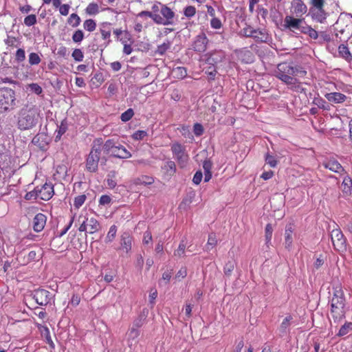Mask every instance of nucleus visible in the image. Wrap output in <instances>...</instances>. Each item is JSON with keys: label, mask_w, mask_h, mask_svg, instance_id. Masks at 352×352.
<instances>
[{"label": "nucleus", "mask_w": 352, "mask_h": 352, "mask_svg": "<svg viewBox=\"0 0 352 352\" xmlns=\"http://www.w3.org/2000/svg\"><path fill=\"white\" fill-rule=\"evenodd\" d=\"M302 23H304V19L287 15L285 17L283 27L285 29H288L292 32L296 30L299 31Z\"/></svg>", "instance_id": "obj_13"}, {"label": "nucleus", "mask_w": 352, "mask_h": 352, "mask_svg": "<svg viewBox=\"0 0 352 352\" xmlns=\"http://www.w3.org/2000/svg\"><path fill=\"white\" fill-rule=\"evenodd\" d=\"M87 197L85 195H80L74 198V206L76 208H80L85 203Z\"/></svg>", "instance_id": "obj_46"}, {"label": "nucleus", "mask_w": 352, "mask_h": 352, "mask_svg": "<svg viewBox=\"0 0 352 352\" xmlns=\"http://www.w3.org/2000/svg\"><path fill=\"white\" fill-rule=\"evenodd\" d=\"M272 232L273 228L272 225L270 223L267 224L265 229V236L267 244L270 243L272 236Z\"/></svg>", "instance_id": "obj_51"}, {"label": "nucleus", "mask_w": 352, "mask_h": 352, "mask_svg": "<svg viewBox=\"0 0 352 352\" xmlns=\"http://www.w3.org/2000/svg\"><path fill=\"white\" fill-rule=\"evenodd\" d=\"M38 197L44 201L50 200L54 194V186L52 183H45L42 186H36Z\"/></svg>", "instance_id": "obj_12"}, {"label": "nucleus", "mask_w": 352, "mask_h": 352, "mask_svg": "<svg viewBox=\"0 0 352 352\" xmlns=\"http://www.w3.org/2000/svg\"><path fill=\"white\" fill-rule=\"evenodd\" d=\"M253 38L256 42L265 43L267 41L269 36L266 30L264 29H255Z\"/></svg>", "instance_id": "obj_25"}, {"label": "nucleus", "mask_w": 352, "mask_h": 352, "mask_svg": "<svg viewBox=\"0 0 352 352\" xmlns=\"http://www.w3.org/2000/svg\"><path fill=\"white\" fill-rule=\"evenodd\" d=\"M68 125L66 120L61 121L60 125L58 126V129L56 130L55 141L58 142L62 135L67 131Z\"/></svg>", "instance_id": "obj_28"}, {"label": "nucleus", "mask_w": 352, "mask_h": 352, "mask_svg": "<svg viewBox=\"0 0 352 352\" xmlns=\"http://www.w3.org/2000/svg\"><path fill=\"white\" fill-rule=\"evenodd\" d=\"M193 132L196 136H200L204 133V127L199 123H195L193 126Z\"/></svg>", "instance_id": "obj_60"}, {"label": "nucleus", "mask_w": 352, "mask_h": 352, "mask_svg": "<svg viewBox=\"0 0 352 352\" xmlns=\"http://www.w3.org/2000/svg\"><path fill=\"white\" fill-rule=\"evenodd\" d=\"M217 244V239L214 233H210L208 235V242L206 245V250H210Z\"/></svg>", "instance_id": "obj_40"}, {"label": "nucleus", "mask_w": 352, "mask_h": 352, "mask_svg": "<svg viewBox=\"0 0 352 352\" xmlns=\"http://www.w3.org/2000/svg\"><path fill=\"white\" fill-rule=\"evenodd\" d=\"M47 221L46 216L43 213H38L33 219V229L35 232H41L43 230Z\"/></svg>", "instance_id": "obj_17"}, {"label": "nucleus", "mask_w": 352, "mask_h": 352, "mask_svg": "<svg viewBox=\"0 0 352 352\" xmlns=\"http://www.w3.org/2000/svg\"><path fill=\"white\" fill-rule=\"evenodd\" d=\"M192 309V305L191 304L186 303L185 305V307H184L185 317L184 318V319L185 320H188L191 317Z\"/></svg>", "instance_id": "obj_64"}, {"label": "nucleus", "mask_w": 352, "mask_h": 352, "mask_svg": "<svg viewBox=\"0 0 352 352\" xmlns=\"http://www.w3.org/2000/svg\"><path fill=\"white\" fill-rule=\"evenodd\" d=\"M33 298L41 306L52 305L54 304L55 294L45 289L38 288L32 294Z\"/></svg>", "instance_id": "obj_6"}, {"label": "nucleus", "mask_w": 352, "mask_h": 352, "mask_svg": "<svg viewBox=\"0 0 352 352\" xmlns=\"http://www.w3.org/2000/svg\"><path fill=\"white\" fill-rule=\"evenodd\" d=\"M98 12V6L95 3H89L86 8V12L89 15L96 14Z\"/></svg>", "instance_id": "obj_48"}, {"label": "nucleus", "mask_w": 352, "mask_h": 352, "mask_svg": "<svg viewBox=\"0 0 352 352\" xmlns=\"http://www.w3.org/2000/svg\"><path fill=\"white\" fill-rule=\"evenodd\" d=\"M293 318L292 316H286L283 322H281L280 327L278 329L279 336L280 337H283L286 336L289 332V326L292 324V321Z\"/></svg>", "instance_id": "obj_22"}, {"label": "nucleus", "mask_w": 352, "mask_h": 352, "mask_svg": "<svg viewBox=\"0 0 352 352\" xmlns=\"http://www.w3.org/2000/svg\"><path fill=\"white\" fill-rule=\"evenodd\" d=\"M254 30H255V29H254L251 26H248L246 28H244L242 30V32H243V35L245 36L250 37V38H253V36H254Z\"/></svg>", "instance_id": "obj_62"}, {"label": "nucleus", "mask_w": 352, "mask_h": 352, "mask_svg": "<svg viewBox=\"0 0 352 352\" xmlns=\"http://www.w3.org/2000/svg\"><path fill=\"white\" fill-rule=\"evenodd\" d=\"M134 116V111L133 109L129 108L120 116V119L122 122H126L129 121Z\"/></svg>", "instance_id": "obj_45"}, {"label": "nucleus", "mask_w": 352, "mask_h": 352, "mask_svg": "<svg viewBox=\"0 0 352 352\" xmlns=\"http://www.w3.org/2000/svg\"><path fill=\"white\" fill-rule=\"evenodd\" d=\"M118 144V143L113 139H108L104 144H102V149H103L104 152L107 154H111Z\"/></svg>", "instance_id": "obj_31"}, {"label": "nucleus", "mask_w": 352, "mask_h": 352, "mask_svg": "<svg viewBox=\"0 0 352 352\" xmlns=\"http://www.w3.org/2000/svg\"><path fill=\"white\" fill-rule=\"evenodd\" d=\"M111 155L120 159H128L131 157V153L122 145L118 144L112 151Z\"/></svg>", "instance_id": "obj_18"}, {"label": "nucleus", "mask_w": 352, "mask_h": 352, "mask_svg": "<svg viewBox=\"0 0 352 352\" xmlns=\"http://www.w3.org/2000/svg\"><path fill=\"white\" fill-rule=\"evenodd\" d=\"M80 18L77 14L73 13L68 19V23L72 27L76 28L80 25Z\"/></svg>", "instance_id": "obj_44"}, {"label": "nucleus", "mask_w": 352, "mask_h": 352, "mask_svg": "<svg viewBox=\"0 0 352 352\" xmlns=\"http://www.w3.org/2000/svg\"><path fill=\"white\" fill-rule=\"evenodd\" d=\"M83 38H84V33L80 30H76L72 35V40L75 43L81 42L82 41Z\"/></svg>", "instance_id": "obj_57"}, {"label": "nucleus", "mask_w": 352, "mask_h": 352, "mask_svg": "<svg viewBox=\"0 0 352 352\" xmlns=\"http://www.w3.org/2000/svg\"><path fill=\"white\" fill-rule=\"evenodd\" d=\"M196 13V8L194 6H188L185 8L184 14L186 17H192Z\"/></svg>", "instance_id": "obj_59"}, {"label": "nucleus", "mask_w": 352, "mask_h": 352, "mask_svg": "<svg viewBox=\"0 0 352 352\" xmlns=\"http://www.w3.org/2000/svg\"><path fill=\"white\" fill-rule=\"evenodd\" d=\"M154 183V178L147 175H142L135 179L136 185L148 186Z\"/></svg>", "instance_id": "obj_34"}, {"label": "nucleus", "mask_w": 352, "mask_h": 352, "mask_svg": "<svg viewBox=\"0 0 352 352\" xmlns=\"http://www.w3.org/2000/svg\"><path fill=\"white\" fill-rule=\"evenodd\" d=\"M186 243L184 239H182L177 250H175L173 256L178 257V258H182L184 257L185 252H186Z\"/></svg>", "instance_id": "obj_35"}, {"label": "nucleus", "mask_w": 352, "mask_h": 352, "mask_svg": "<svg viewBox=\"0 0 352 352\" xmlns=\"http://www.w3.org/2000/svg\"><path fill=\"white\" fill-rule=\"evenodd\" d=\"M306 74L307 72L302 67L287 62L278 64L274 70V76L296 91L302 89L297 77H303Z\"/></svg>", "instance_id": "obj_1"}, {"label": "nucleus", "mask_w": 352, "mask_h": 352, "mask_svg": "<svg viewBox=\"0 0 352 352\" xmlns=\"http://www.w3.org/2000/svg\"><path fill=\"white\" fill-rule=\"evenodd\" d=\"M309 13L314 20H316L320 23H323L327 18V13L324 10L323 8L309 9Z\"/></svg>", "instance_id": "obj_24"}, {"label": "nucleus", "mask_w": 352, "mask_h": 352, "mask_svg": "<svg viewBox=\"0 0 352 352\" xmlns=\"http://www.w3.org/2000/svg\"><path fill=\"white\" fill-rule=\"evenodd\" d=\"M352 330V322H345L344 324H343L338 333H337L338 336L342 337L344 336L349 333L350 331Z\"/></svg>", "instance_id": "obj_41"}, {"label": "nucleus", "mask_w": 352, "mask_h": 352, "mask_svg": "<svg viewBox=\"0 0 352 352\" xmlns=\"http://www.w3.org/2000/svg\"><path fill=\"white\" fill-rule=\"evenodd\" d=\"M307 11V6L302 0H293L292 2V12L297 17L302 16Z\"/></svg>", "instance_id": "obj_16"}, {"label": "nucleus", "mask_w": 352, "mask_h": 352, "mask_svg": "<svg viewBox=\"0 0 352 352\" xmlns=\"http://www.w3.org/2000/svg\"><path fill=\"white\" fill-rule=\"evenodd\" d=\"M265 161L266 164H269L272 168L276 167L278 164L276 157L270 154L269 152H267L265 155Z\"/></svg>", "instance_id": "obj_42"}, {"label": "nucleus", "mask_w": 352, "mask_h": 352, "mask_svg": "<svg viewBox=\"0 0 352 352\" xmlns=\"http://www.w3.org/2000/svg\"><path fill=\"white\" fill-rule=\"evenodd\" d=\"M208 39L205 34L197 35L192 45V49L197 52H204L207 49Z\"/></svg>", "instance_id": "obj_14"}, {"label": "nucleus", "mask_w": 352, "mask_h": 352, "mask_svg": "<svg viewBox=\"0 0 352 352\" xmlns=\"http://www.w3.org/2000/svg\"><path fill=\"white\" fill-rule=\"evenodd\" d=\"M217 67H214L212 65H209V67L206 69L205 74H207V76L210 80L214 79V77L217 73Z\"/></svg>", "instance_id": "obj_50"}, {"label": "nucleus", "mask_w": 352, "mask_h": 352, "mask_svg": "<svg viewBox=\"0 0 352 352\" xmlns=\"http://www.w3.org/2000/svg\"><path fill=\"white\" fill-rule=\"evenodd\" d=\"M338 53L346 60L351 61L352 60V54L346 45L341 44L338 46Z\"/></svg>", "instance_id": "obj_32"}, {"label": "nucleus", "mask_w": 352, "mask_h": 352, "mask_svg": "<svg viewBox=\"0 0 352 352\" xmlns=\"http://www.w3.org/2000/svg\"><path fill=\"white\" fill-rule=\"evenodd\" d=\"M25 59V52L23 49L19 48L15 53V61L17 63H21Z\"/></svg>", "instance_id": "obj_52"}, {"label": "nucleus", "mask_w": 352, "mask_h": 352, "mask_svg": "<svg viewBox=\"0 0 352 352\" xmlns=\"http://www.w3.org/2000/svg\"><path fill=\"white\" fill-rule=\"evenodd\" d=\"M311 7L310 9H318L323 8L324 4V0H310Z\"/></svg>", "instance_id": "obj_61"}, {"label": "nucleus", "mask_w": 352, "mask_h": 352, "mask_svg": "<svg viewBox=\"0 0 352 352\" xmlns=\"http://www.w3.org/2000/svg\"><path fill=\"white\" fill-rule=\"evenodd\" d=\"M322 166L325 168H327L334 173H342V172H344V169L342 165L336 160L334 159L324 162L322 163Z\"/></svg>", "instance_id": "obj_19"}, {"label": "nucleus", "mask_w": 352, "mask_h": 352, "mask_svg": "<svg viewBox=\"0 0 352 352\" xmlns=\"http://www.w3.org/2000/svg\"><path fill=\"white\" fill-rule=\"evenodd\" d=\"M40 118V111L35 105H26L17 113V128L21 131L35 127Z\"/></svg>", "instance_id": "obj_2"}, {"label": "nucleus", "mask_w": 352, "mask_h": 352, "mask_svg": "<svg viewBox=\"0 0 352 352\" xmlns=\"http://www.w3.org/2000/svg\"><path fill=\"white\" fill-rule=\"evenodd\" d=\"M175 12L166 5L162 6L161 13L156 15L155 23L159 25H168L175 23Z\"/></svg>", "instance_id": "obj_7"}, {"label": "nucleus", "mask_w": 352, "mask_h": 352, "mask_svg": "<svg viewBox=\"0 0 352 352\" xmlns=\"http://www.w3.org/2000/svg\"><path fill=\"white\" fill-rule=\"evenodd\" d=\"M117 230H118V228L116 225H112L110 227L109 232L107 234V236L105 238V240H104L106 243H111L115 239V238L116 236Z\"/></svg>", "instance_id": "obj_36"}, {"label": "nucleus", "mask_w": 352, "mask_h": 352, "mask_svg": "<svg viewBox=\"0 0 352 352\" xmlns=\"http://www.w3.org/2000/svg\"><path fill=\"white\" fill-rule=\"evenodd\" d=\"M15 92L8 87L0 89V113L12 109L15 106Z\"/></svg>", "instance_id": "obj_5"}, {"label": "nucleus", "mask_w": 352, "mask_h": 352, "mask_svg": "<svg viewBox=\"0 0 352 352\" xmlns=\"http://www.w3.org/2000/svg\"><path fill=\"white\" fill-rule=\"evenodd\" d=\"M162 169L168 175H173L176 172V165L173 161L168 160L162 166Z\"/></svg>", "instance_id": "obj_29"}, {"label": "nucleus", "mask_w": 352, "mask_h": 352, "mask_svg": "<svg viewBox=\"0 0 352 352\" xmlns=\"http://www.w3.org/2000/svg\"><path fill=\"white\" fill-rule=\"evenodd\" d=\"M333 295L330 299L331 314L334 321H340L345 318V298L340 284H334L332 287Z\"/></svg>", "instance_id": "obj_3"}, {"label": "nucleus", "mask_w": 352, "mask_h": 352, "mask_svg": "<svg viewBox=\"0 0 352 352\" xmlns=\"http://www.w3.org/2000/svg\"><path fill=\"white\" fill-rule=\"evenodd\" d=\"M36 23V16L35 14H30L24 19V24L30 27Z\"/></svg>", "instance_id": "obj_53"}, {"label": "nucleus", "mask_w": 352, "mask_h": 352, "mask_svg": "<svg viewBox=\"0 0 352 352\" xmlns=\"http://www.w3.org/2000/svg\"><path fill=\"white\" fill-rule=\"evenodd\" d=\"M343 187V192L345 193H350L352 188V179L349 176H345L342 183Z\"/></svg>", "instance_id": "obj_39"}, {"label": "nucleus", "mask_w": 352, "mask_h": 352, "mask_svg": "<svg viewBox=\"0 0 352 352\" xmlns=\"http://www.w3.org/2000/svg\"><path fill=\"white\" fill-rule=\"evenodd\" d=\"M173 72L177 75L178 78H183L187 76L186 69L184 67H177L174 70Z\"/></svg>", "instance_id": "obj_55"}, {"label": "nucleus", "mask_w": 352, "mask_h": 352, "mask_svg": "<svg viewBox=\"0 0 352 352\" xmlns=\"http://www.w3.org/2000/svg\"><path fill=\"white\" fill-rule=\"evenodd\" d=\"M133 242V236L129 232H123L119 237V247L117 251H120L124 253L126 256H130L132 245Z\"/></svg>", "instance_id": "obj_9"}, {"label": "nucleus", "mask_w": 352, "mask_h": 352, "mask_svg": "<svg viewBox=\"0 0 352 352\" xmlns=\"http://www.w3.org/2000/svg\"><path fill=\"white\" fill-rule=\"evenodd\" d=\"M331 238L336 250L342 251L346 249V239L340 230H332Z\"/></svg>", "instance_id": "obj_11"}, {"label": "nucleus", "mask_w": 352, "mask_h": 352, "mask_svg": "<svg viewBox=\"0 0 352 352\" xmlns=\"http://www.w3.org/2000/svg\"><path fill=\"white\" fill-rule=\"evenodd\" d=\"M85 223L87 225L88 231L89 234H94L97 232L100 228V224L99 221L94 217H86Z\"/></svg>", "instance_id": "obj_21"}, {"label": "nucleus", "mask_w": 352, "mask_h": 352, "mask_svg": "<svg viewBox=\"0 0 352 352\" xmlns=\"http://www.w3.org/2000/svg\"><path fill=\"white\" fill-rule=\"evenodd\" d=\"M83 26L86 30L93 32L96 28V24L93 19H87L85 21Z\"/></svg>", "instance_id": "obj_49"}, {"label": "nucleus", "mask_w": 352, "mask_h": 352, "mask_svg": "<svg viewBox=\"0 0 352 352\" xmlns=\"http://www.w3.org/2000/svg\"><path fill=\"white\" fill-rule=\"evenodd\" d=\"M116 176L117 172L116 170H111L107 174L106 182L110 189H113L117 185V182L116 181Z\"/></svg>", "instance_id": "obj_33"}, {"label": "nucleus", "mask_w": 352, "mask_h": 352, "mask_svg": "<svg viewBox=\"0 0 352 352\" xmlns=\"http://www.w3.org/2000/svg\"><path fill=\"white\" fill-rule=\"evenodd\" d=\"M72 56L76 61L80 62L83 60L84 54L80 49H75L72 54Z\"/></svg>", "instance_id": "obj_54"}, {"label": "nucleus", "mask_w": 352, "mask_h": 352, "mask_svg": "<svg viewBox=\"0 0 352 352\" xmlns=\"http://www.w3.org/2000/svg\"><path fill=\"white\" fill-rule=\"evenodd\" d=\"M36 251H30L28 255L24 257V262L28 263L30 262L34 261L36 259Z\"/></svg>", "instance_id": "obj_63"}, {"label": "nucleus", "mask_w": 352, "mask_h": 352, "mask_svg": "<svg viewBox=\"0 0 352 352\" xmlns=\"http://www.w3.org/2000/svg\"><path fill=\"white\" fill-rule=\"evenodd\" d=\"M171 151L180 167H185L189 160L188 155L186 152L185 146L179 142H175L171 145Z\"/></svg>", "instance_id": "obj_8"}, {"label": "nucleus", "mask_w": 352, "mask_h": 352, "mask_svg": "<svg viewBox=\"0 0 352 352\" xmlns=\"http://www.w3.org/2000/svg\"><path fill=\"white\" fill-rule=\"evenodd\" d=\"M28 61L31 65H36L41 63V59L37 53L31 52L28 56Z\"/></svg>", "instance_id": "obj_43"}, {"label": "nucleus", "mask_w": 352, "mask_h": 352, "mask_svg": "<svg viewBox=\"0 0 352 352\" xmlns=\"http://www.w3.org/2000/svg\"><path fill=\"white\" fill-rule=\"evenodd\" d=\"M206 63L218 67L226 58V53L223 50H214L204 55Z\"/></svg>", "instance_id": "obj_10"}, {"label": "nucleus", "mask_w": 352, "mask_h": 352, "mask_svg": "<svg viewBox=\"0 0 352 352\" xmlns=\"http://www.w3.org/2000/svg\"><path fill=\"white\" fill-rule=\"evenodd\" d=\"M236 53L239 58L241 59V61L245 63H250L253 62L254 55L252 52L247 48L241 49Z\"/></svg>", "instance_id": "obj_23"}, {"label": "nucleus", "mask_w": 352, "mask_h": 352, "mask_svg": "<svg viewBox=\"0 0 352 352\" xmlns=\"http://www.w3.org/2000/svg\"><path fill=\"white\" fill-rule=\"evenodd\" d=\"M38 328L40 330L43 336L45 337L46 342L52 348H54V344L52 340L50 332L47 327L38 324Z\"/></svg>", "instance_id": "obj_27"}, {"label": "nucleus", "mask_w": 352, "mask_h": 352, "mask_svg": "<svg viewBox=\"0 0 352 352\" xmlns=\"http://www.w3.org/2000/svg\"><path fill=\"white\" fill-rule=\"evenodd\" d=\"M102 138L96 139L94 141L92 148L86 160V168L90 173H96L98 170L102 150Z\"/></svg>", "instance_id": "obj_4"}, {"label": "nucleus", "mask_w": 352, "mask_h": 352, "mask_svg": "<svg viewBox=\"0 0 352 352\" xmlns=\"http://www.w3.org/2000/svg\"><path fill=\"white\" fill-rule=\"evenodd\" d=\"M147 135V133L145 131L138 130L133 133L132 138L135 140H142Z\"/></svg>", "instance_id": "obj_56"}, {"label": "nucleus", "mask_w": 352, "mask_h": 352, "mask_svg": "<svg viewBox=\"0 0 352 352\" xmlns=\"http://www.w3.org/2000/svg\"><path fill=\"white\" fill-rule=\"evenodd\" d=\"M32 143L38 146L41 149H45L46 146L47 145L46 137L43 134H38L36 136H34L32 139Z\"/></svg>", "instance_id": "obj_30"}, {"label": "nucleus", "mask_w": 352, "mask_h": 352, "mask_svg": "<svg viewBox=\"0 0 352 352\" xmlns=\"http://www.w3.org/2000/svg\"><path fill=\"white\" fill-rule=\"evenodd\" d=\"M37 198H39L37 187H36L33 190L27 192L25 195V199L26 200L36 199Z\"/></svg>", "instance_id": "obj_58"}, {"label": "nucleus", "mask_w": 352, "mask_h": 352, "mask_svg": "<svg viewBox=\"0 0 352 352\" xmlns=\"http://www.w3.org/2000/svg\"><path fill=\"white\" fill-rule=\"evenodd\" d=\"M140 336V330L132 327L128 333V342L130 347L138 343L137 338Z\"/></svg>", "instance_id": "obj_26"}, {"label": "nucleus", "mask_w": 352, "mask_h": 352, "mask_svg": "<svg viewBox=\"0 0 352 352\" xmlns=\"http://www.w3.org/2000/svg\"><path fill=\"white\" fill-rule=\"evenodd\" d=\"M171 42L168 40L164 42L162 44L159 45L155 51V53L158 55L163 56L166 52L170 47Z\"/></svg>", "instance_id": "obj_37"}, {"label": "nucleus", "mask_w": 352, "mask_h": 352, "mask_svg": "<svg viewBox=\"0 0 352 352\" xmlns=\"http://www.w3.org/2000/svg\"><path fill=\"white\" fill-rule=\"evenodd\" d=\"M234 265L235 264L233 261H228L223 267V272L225 275L230 276L231 275V273L234 270Z\"/></svg>", "instance_id": "obj_47"}, {"label": "nucleus", "mask_w": 352, "mask_h": 352, "mask_svg": "<svg viewBox=\"0 0 352 352\" xmlns=\"http://www.w3.org/2000/svg\"><path fill=\"white\" fill-rule=\"evenodd\" d=\"M324 97L330 102L335 104L342 103L346 100V96L340 92H331L324 95Z\"/></svg>", "instance_id": "obj_20"}, {"label": "nucleus", "mask_w": 352, "mask_h": 352, "mask_svg": "<svg viewBox=\"0 0 352 352\" xmlns=\"http://www.w3.org/2000/svg\"><path fill=\"white\" fill-rule=\"evenodd\" d=\"M294 231V226L292 223L286 225L285 230V242L284 245L285 249L290 251L292 248L293 243V233Z\"/></svg>", "instance_id": "obj_15"}, {"label": "nucleus", "mask_w": 352, "mask_h": 352, "mask_svg": "<svg viewBox=\"0 0 352 352\" xmlns=\"http://www.w3.org/2000/svg\"><path fill=\"white\" fill-rule=\"evenodd\" d=\"M313 104L316 105L318 108L324 109V110H329V105L328 103L321 97H315L313 100Z\"/></svg>", "instance_id": "obj_38"}]
</instances>
